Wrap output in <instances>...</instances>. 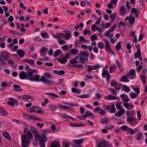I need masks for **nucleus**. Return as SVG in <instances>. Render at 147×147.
I'll return each instance as SVG.
<instances>
[{
    "label": "nucleus",
    "mask_w": 147,
    "mask_h": 147,
    "mask_svg": "<svg viewBox=\"0 0 147 147\" xmlns=\"http://www.w3.org/2000/svg\"><path fill=\"white\" fill-rule=\"evenodd\" d=\"M23 132L24 134L21 136L22 147H28L30 144V140L33 139V136L28 128H25Z\"/></svg>",
    "instance_id": "nucleus-1"
},
{
    "label": "nucleus",
    "mask_w": 147,
    "mask_h": 147,
    "mask_svg": "<svg viewBox=\"0 0 147 147\" xmlns=\"http://www.w3.org/2000/svg\"><path fill=\"white\" fill-rule=\"evenodd\" d=\"M32 78H31L33 80L32 81H35L37 82L41 81L42 82L46 84L49 85H53L54 84L55 82L53 81H50L46 79L45 76H42V77L40 80H39V76L38 75H36L34 76V78H33V75L32 72Z\"/></svg>",
    "instance_id": "nucleus-2"
},
{
    "label": "nucleus",
    "mask_w": 147,
    "mask_h": 147,
    "mask_svg": "<svg viewBox=\"0 0 147 147\" xmlns=\"http://www.w3.org/2000/svg\"><path fill=\"white\" fill-rule=\"evenodd\" d=\"M19 77L21 80H28L31 81L33 80L32 78V72L31 71H28L26 73L24 71H21L19 73Z\"/></svg>",
    "instance_id": "nucleus-3"
},
{
    "label": "nucleus",
    "mask_w": 147,
    "mask_h": 147,
    "mask_svg": "<svg viewBox=\"0 0 147 147\" xmlns=\"http://www.w3.org/2000/svg\"><path fill=\"white\" fill-rule=\"evenodd\" d=\"M63 104H65V105H68L66 106V105H62L61 104H59L58 105H59V107L60 108H61L63 109H71L73 106H76V105H74L73 104H69L67 102H63Z\"/></svg>",
    "instance_id": "nucleus-4"
},
{
    "label": "nucleus",
    "mask_w": 147,
    "mask_h": 147,
    "mask_svg": "<svg viewBox=\"0 0 147 147\" xmlns=\"http://www.w3.org/2000/svg\"><path fill=\"white\" fill-rule=\"evenodd\" d=\"M42 140L40 141L39 144L41 147H45V143L47 140L46 137L47 134L45 132L43 133L42 134Z\"/></svg>",
    "instance_id": "nucleus-5"
},
{
    "label": "nucleus",
    "mask_w": 147,
    "mask_h": 147,
    "mask_svg": "<svg viewBox=\"0 0 147 147\" xmlns=\"http://www.w3.org/2000/svg\"><path fill=\"white\" fill-rule=\"evenodd\" d=\"M10 54L6 51H3L0 53V58H3L6 60L9 59Z\"/></svg>",
    "instance_id": "nucleus-6"
},
{
    "label": "nucleus",
    "mask_w": 147,
    "mask_h": 147,
    "mask_svg": "<svg viewBox=\"0 0 147 147\" xmlns=\"http://www.w3.org/2000/svg\"><path fill=\"white\" fill-rule=\"evenodd\" d=\"M65 34H64L65 39L66 40H69L71 37V32L69 30L65 31Z\"/></svg>",
    "instance_id": "nucleus-7"
},
{
    "label": "nucleus",
    "mask_w": 147,
    "mask_h": 147,
    "mask_svg": "<svg viewBox=\"0 0 147 147\" xmlns=\"http://www.w3.org/2000/svg\"><path fill=\"white\" fill-rule=\"evenodd\" d=\"M46 94L47 95H49V96L51 98H55L59 97L58 95L53 93L47 92L46 93Z\"/></svg>",
    "instance_id": "nucleus-8"
},
{
    "label": "nucleus",
    "mask_w": 147,
    "mask_h": 147,
    "mask_svg": "<svg viewBox=\"0 0 147 147\" xmlns=\"http://www.w3.org/2000/svg\"><path fill=\"white\" fill-rule=\"evenodd\" d=\"M104 40L105 42V48L107 51H109L110 50V46L109 42L107 40L104 39Z\"/></svg>",
    "instance_id": "nucleus-9"
},
{
    "label": "nucleus",
    "mask_w": 147,
    "mask_h": 147,
    "mask_svg": "<svg viewBox=\"0 0 147 147\" xmlns=\"http://www.w3.org/2000/svg\"><path fill=\"white\" fill-rule=\"evenodd\" d=\"M34 137L35 139L37 141H40L42 140V136L39 134L38 133H37L34 135Z\"/></svg>",
    "instance_id": "nucleus-10"
},
{
    "label": "nucleus",
    "mask_w": 147,
    "mask_h": 147,
    "mask_svg": "<svg viewBox=\"0 0 147 147\" xmlns=\"http://www.w3.org/2000/svg\"><path fill=\"white\" fill-rule=\"evenodd\" d=\"M16 53L18 55L21 57H23L24 56L25 53L24 51L22 50L19 49L16 51Z\"/></svg>",
    "instance_id": "nucleus-11"
},
{
    "label": "nucleus",
    "mask_w": 147,
    "mask_h": 147,
    "mask_svg": "<svg viewBox=\"0 0 147 147\" xmlns=\"http://www.w3.org/2000/svg\"><path fill=\"white\" fill-rule=\"evenodd\" d=\"M135 21V19L132 15L130 14L129 16V22L131 24H133Z\"/></svg>",
    "instance_id": "nucleus-12"
},
{
    "label": "nucleus",
    "mask_w": 147,
    "mask_h": 147,
    "mask_svg": "<svg viewBox=\"0 0 147 147\" xmlns=\"http://www.w3.org/2000/svg\"><path fill=\"white\" fill-rule=\"evenodd\" d=\"M137 130L136 129H132L129 127L127 131L128 134H129L131 135L134 134L137 131Z\"/></svg>",
    "instance_id": "nucleus-13"
},
{
    "label": "nucleus",
    "mask_w": 147,
    "mask_h": 147,
    "mask_svg": "<svg viewBox=\"0 0 147 147\" xmlns=\"http://www.w3.org/2000/svg\"><path fill=\"white\" fill-rule=\"evenodd\" d=\"M53 36L55 38H60L64 36V34L63 33H59L56 34H53Z\"/></svg>",
    "instance_id": "nucleus-14"
},
{
    "label": "nucleus",
    "mask_w": 147,
    "mask_h": 147,
    "mask_svg": "<svg viewBox=\"0 0 147 147\" xmlns=\"http://www.w3.org/2000/svg\"><path fill=\"white\" fill-rule=\"evenodd\" d=\"M13 87L14 90L16 92H19L22 90L21 87L18 85L15 84L13 85Z\"/></svg>",
    "instance_id": "nucleus-15"
},
{
    "label": "nucleus",
    "mask_w": 147,
    "mask_h": 147,
    "mask_svg": "<svg viewBox=\"0 0 147 147\" xmlns=\"http://www.w3.org/2000/svg\"><path fill=\"white\" fill-rule=\"evenodd\" d=\"M125 107L127 108V109H133L134 107V106L131 103H127V104H124L123 105Z\"/></svg>",
    "instance_id": "nucleus-16"
},
{
    "label": "nucleus",
    "mask_w": 147,
    "mask_h": 147,
    "mask_svg": "<svg viewBox=\"0 0 147 147\" xmlns=\"http://www.w3.org/2000/svg\"><path fill=\"white\" fill-rule=\"evenodd\" d=\"M131 12L132 13L135 14V16L136 18L138 17V11L135 8H132L131 10Z\"/></svg>",
    "instance_id": "nucleus-17"
},
{
    "label": "nucleus",
    "mask_w": 147,
    "mask_h": 147,
    "mask_svg": "<svg viewBox=\"0 0 147 147\" xmlns=\"http://www.w3.org/2000/svg\"><path fill=\"white\" fill-rule=\"evenodd\" d=\"M141 56V53L140 50V49H138L137 52L135 53L134 54L135 58L136 59H137L139 57H140V56Z\"/></svg>",
    "instance_id": "nucleus-18"
},
{
    "label": "nucleus",
    "mask_w": 147,
    "mask_h": 147,
    "mask_svg": "<svg viewBox=\"0 0 147 147\" xmlns=\"http://www.w3.org/2000/svg\"><path fill=\"white\" fill-rule=\"evenodd\" d=\"M3 134L4 136L7 140H9L11 138L10 136L8 133L6 131H3Z\"/></svg>",
    "instance_id": "nucleus-19"
},
{
    "label": "nucleus",
    "mask_w": 147,
    "mask_h": 147,
    "mask_svg": "<svg viewBox=\"0 0 147 147\" xmlns=\"http://www.w3.org/2000/svg\"><path fill=\"white\" fill-rule=\"evenodd\" d=\"M120 13L122 15H124L126 12V10L125 9V7L123 6L121 7L119 10Z\"/></svg>",
    "instance_id": "nucleus-20"
},
{
    "label": "nucleus",
    "mask_w": 147,
    "mask_h": 147,
    "mask_svg": "<svg viewBox=\"0 0 147 147\" xmlns=\"http://www.w3.org/2000/svg\"><path fill=\"white\" fill-rule=\"evenodd\" d=\"M117 67L115 65H113L111 66L109 68V72L110 73H112L115 71Z\"/></svg>",
    "instance_id": "nucleus-21"
},
{
    "label": "nucleus",
    "mask_w": 147,
    "mask_h": 147,
    "mask_svg": "<svg viewBox=\"0 0 147 147\" xmlns=\"http://www.w3.org/2000/svg\"><path fill=\"white\" fill-rule=\"evenodd\" d=\"M31 98V96L27 95H24L22 96V99L25 101H28V100Z\"/></svg>",
    "instance_id": "nucleus-22"
},
{
    "label": "nucleus",
    "mask_w": 147,
    "mask_h": 147,
    "mask_svg": "<svg viewBox=\"0 0 147 147\" xmlns=\"http://www.w3.org/2000/svg\"><path fill=\"white\" fill-rule=\"evenodd\" d=\"M24 61L27 63H28L31 65H33L34 64V61L31 59H26Z\"/></svg>",
    "instance_id": "nucleus-23"
},
{
    "label": "nucleus",
    "mask_w": 147,
    "mask_h": 147,
    "mask_svg": "<svg viewBox=\"0 0 147 147\" xmlns=\"http://www.w3.org/2000/svg\"><path fill=\"white\" fill-rule=\"evenodd\" d=\"M111 86H115L118 85V82L115 80L110 81Z\"/></svg>",
    "instance_id": "nucleus-24"
},
{
    "label": "nucleus",
    "mask_w": 147,
    "mask_h": 147,
    "mask_svg": "<svg viewBox=\"0 0 147 147\" xmlns=\"http://www.w3.org/2000/svg\"><path fill=\"white\" fill-rule=\"evenodd\" d=\"M124 111H119L118 112L115 113V115L117 117H120L123 114Z\"/></svg>",
    "instance_id": "nucleus-25"
},
{
    "label": "nucleus",
    "mask_w": 147,
    "mask_h": 147,
    "mask_svg": "<svg viewBox=\"0 0 147 147\" xmlns=\"http://www.w3.org/2000/svg\"><path fill=\"white\" fill-rule=\"evenodd\" d=\"M116 13H113L112 14L109 16V18H110L111 19V22H113V21H114L116 18Z\"/></svg>",
    "instance_id": "nucleus-26"
},
{
    "label": "nucleus",
    "mask_w": 147,
    "mask_h": 147,
    "mask_svg": "<svg viewBox=\"0 0 147 147\" xmlns=\"http://www.w3.org/2000/svg\"><path fill=\"white\" fill-rule=\"evenodd\" d=\"M58 61L62 63H64L67 62V60L65 57H63L62 59H59Z\"/></svg>",
    "instance_id": "nucleus-27"
},
{
    "label": "nucleus",
    "mask_w": 147,
    "mask_h": 147,
    "mask_svg": "<svg viewBox=\"0 0 147 147\" xmlns=\"http://www.w3.org/2000/svg\"><path fill=\"white\" fill-rule=\"evenodd\" d=\"M84 139L83 138H81L79 139L75 140L74 142L75 143L79 144L82 143Z\"/></svg>",
    "instance_id": "nucleus-28"
},
{
    "label": "nucleus",
    "mask_w": 147,
    "mask_h": 147,
    "mask_svg": "<svg viewBox=\"0 0 147 147\" xmlns=\"http://www.w3.org/2000/svg\"><path fill=\"white\" fill-rule=\"evenodd\" d=\"M128 79L127 77L126 76H122L121 79V81L123 82H128L129 81H128Z\"/></svg>",
    "instance_id": "nucleus-29"
},
{
    "label": "nucleus",
    "mask_w": 147,
    "mask_h": 147,
    "mask_svg": "<svg viewBox=\"0 0 147 147\" xmlns=\"http://www.w3.org/2000/svg\"><path fill=\"white\" fill-rule=\"evenodd\" d=\"M123 88L124 91L127 92H128L130 91V89L129 87L126 85H123Z\"/></svg>",
    "instance_id": "nucleus-30"
},
{
    "label": "nucleus",
    "mask_w": 147,
    "mask_h": 147,
    "mask_svg": "<svg viewBox=\"0 0 147 147\" xmlns=\"http://www.w3.org/2000/svg\"><path fill=\"white\" fill-rule=\"evenodd\" d=\"M116 61L117 63V64L118 67L119 69L121 71H122L123 70V68L121 67V65L119 61L117 59L116 60Z\"/></svg>",
    "instance_id": "nucleus-31"
},
{
    "label": "nucleus",
    "mask_w": 147,
    "mask_h": 147,
    "mask_svg": "<svg viewBox=\"0 0 147 147\" xmlns=\"http://www.w3.org/2000/svg\"><path fill=\"white\" fill-rule=\"evenodd\" d=\"M59 144L57 142H54L52 144L51 147H59Z\"/></svg>",
    "instance_id": "nucleus-32"
},
{
    "label": "nucleus",
    "mask_w": 147,
    "mask_h": 147,
    "mask_svg": "<svg viewBox=\"0 0 147 147\" xmlns=\"http://www.w3.org/2000/svg\"><path fill=\"white\" fill-rule=\"evenodd\" d=\"M142 137V134L140 132H138L137 136V139L138 140H140Z\"/></svg>",
    "instance_id": "nucleus-33"
},
{
    "label": "nucleus",
    "mask_w": 147,
    "mask_h": 147,
    "mask_svg": "<svg viewBox=\"0 0 147 147\" xmlns=\"http://www.w3.org/2000/svg\"><path fill=\"white\" fill-rule=\"evenodd\" d=\"M30 130L32 131L33 134L34 135L37 133H38V131L34 127H31Z\"/></svg>",
    "instance_id": "nucleus-34"
},
{
    "label": "nucleus",
    "mask_w": 147,
    "mask_h": 147,
    "mask_svg": "<svg viewBox=\"0 0 147 147\" xmlns=\"http://www.w3.org/2000/svg\"><path fill=\"white\" fill-rule=\"evenodd\" d=\"M30 111L29 112L30 113H34V112H35L37 113H42L44 115H46V113H45L44 111Z\"/></svg>",
    "instance_id": "nucleus-35"
},
{
    "label": "nucleus",
    "mask_w": 147,
    "mask_h": 147,
    "mask_svg": "<svg viewBox=\"0 0 147 147\" xmlns=\"http://www.w3.org/2000/svg\"><path fill=\"white\" fill-rule=\"evenodd\" d=\"M97 46L100 49H102L104 48V45L101 42H98L97 44Z\"/></svg>",
    "instance_id": "nucleus-36"
},
{
    "label": "nucleus",
    "mask_w": 147,
    "mask_h": 147,
    "mask_svg": "<svg viewBox=\"0 0 147 147\" xmlns=\"http://www.w3.org/2000/svg\"><path fill=\"white\" fill-rule=\"evenodd\" d=\"M81 54L82 56L87 57H88L89 56V53L85 51L81 52Z\"/></svg>",
    "instance_id": "nucleus-37"
},
{
    "label": "nucleus",
    "mask_w": 147,
    "mask_h": 147,
    "mask_svg": "<svg viewBox=\"0 0 147 147\" xmlns=\"http://www.w3.org/2000/svg\"><path fill=\"white\" fill-rule=\"evenodd\" d=\"M129 94L130 97L132 98H135L138 95V94H136L134 92H131Z\"/></svg>",
    "instance_id": "nucleus-38"
},
{
    "label": "nucleus",
    "mask_w": 147,
    "mask_h": 147,
    "mask_svg": "<svg viewBox=\"0 0 147 147\" xmlns=\"http://www.w3.org/2000/svg\"><path fill=\"white\" fill-rule=\"evenodd\" d=\"M116 107L118 110H123V107L119 103H116Z\"/></svg>",
    "instance_id": "nucleus-39"
},
{
    "label": "nucleus",
    "mask_w": 147,
    "mask_h": 147,
    "mask_svg": "<svg viewBox=\"0 0 147 147\" xmlns=\"http://www.w3.org/2000/svg\"><path fill=\"white\" fill-rule=\"evenodd\" d=\"M140 78L141 80L144 84L146 83V78L144 75H142L140 76Z\"/></svg>",
    "instance_id": "nucleus-40"
},
{
    "label": "nucleus",
    "mask_w": 147,
    "mask_h": 147,
    "mask_svg": "<svg viewBox=\"0 0 147 147\" xmlns=\"http://www.w3.org/2000/svg\"><path fill=\"white\" fill-rule=\"evenodd\" d=\"M106 144L104 141H102L100 143L98 147H106Z\"/></svg>",
    "instance_id": "nucleus-41"
},
{
    "label": "nucleus",
    "mask_w": 147,
    "mask_h": 147,
    "mask_svg": "<svg viewBox=\"0 0 147 147\" xmlns=\"http://www.w3.org/2000/svg\"><path fill=\"white\" fill-rule=\"evenodd\" d=\"M97 36L96 34H94L90 37L91 40L92 41L96 40L97 38Z\"/></svg>",
    "instance_id": "nucleus-42"
},
{
    "label": "nucleus",
    "mask_w": 147,
    "mask_h": 147,
    "mask_svg": "<svg viewBox=\"0 0 147 147\" xmlns=\"http://www.w3.org/2000/svg\"><path fill=\"white\" fill-rule=\"evenodd\" d=\"M121 42H118L117 44L116 47V50L117 51H119L120 50L121 48Z\"/></svg>",
    "instance_id": "nucleus-43"
},
{
    "label": "nucleus",
    "mask_w": 147,
    "mask_h": 147,
    "mask_svg": "<svg viewBox=\"0 0 147 147\" xmlns=\"http://www.w3.org/2000/svg\"><path fill=\"white\" fill-rule=\"evenodd\" d=\"M61 117L63 118H68L69 119L70 116L68 115L65 114H61L60 115Z\"/></svg>",
    "instance_id": "nucleus-44"
},
{
    "label": "nucleus",
    "mask_w": 147,
    "mask_h": 147,
    "mask_svg": "<svg viewBox=\"0 0 147 147\" xmlns=\"http://www.w3.org/2000/svg\"><path fill=\"white\" fill-rule=\"evenodd\" d=\"M134 117H128L127 118V120L128 123L132 122L134 121Z\"/></svg>",
    "instance_id": "nucleus-45"
},
{
    "label": "nucleus",
    "mask_w": 147,
    "mask_h": 147,
    "mask_svg": "<svg viewBox=\"0 0 147 147\" xmlns=\"http://www.w3.org/2000/svg\"><path fill=\"white\" fill-rule=\"evenodd\" d=\"M30 108L31 109H33V110H42L39 107L35 106L32 107Z\"/></svg>",
    "instance_id": "nucleus-46"
},
{
    "label": "nucleus",
    "mask_w": 147,
    "mask_h": 147,
    "mask_svg": "<svg viewBox=\"0 0 147 147\" xmlns=\"http://www.w3.org/2000/svg\"><path fill=\"white\" fill-rule=\"evenodd\" d=\"M116 24H114L112 25L110 28L109 30L110 32H113V31L115 29V28L116 27Z\"/></svg>",
    "instance_id": "nucleus-47"
},
{
    "label": "nucleus",
    "mask_w": 147,
    "mask_h": 147,
    "mask_svg": "<svg viewBox=\"0 0 147 147\" xmlns=\"http://www.w3.org/2000/svg\"><path fill=\"white\" fill-rule=\"evenodd\" d=\"M85 115L86 116V117L88 116L92 117L93 115V114L90 111H86V112Z\"/></svg>",
    "instance_id": "nucleus-48"
},
{
    "label": "nucleus",
    "mask_w": 147,
    "mask_h": 147,
    "mask_svg": "<svg viewBox=\"0 0 147 147\" xmlns=\"http://www.w3.org/2000/svg\"><path fill=\"white\" fill-rule=\"evenodd\" d=\"M30 116V115L26 113H24L23 115V116L24 118L27 119H29Z\"/></svg>",
    "instance_id": "nucleus-49"
},
{
    "label": "nucleus",
    "mask_w": 147,
    "mask_h": 147,
    "mask_svg": "<svg viewBox=\"0 0 147 147\" xmlns=\"http://www.w3.org/2000/svg\"><path fill=\"white\" fill-rule=\"evenodd\" d=\"M109 89H110V91L112 94L114 95H116L117 94L116 91L114 89L109 88Z\"/></svg>",
    "instance_id": "nucleus-50"
},
{
    "label": "nucleus",
    "mask_w": 147,
    "mask_h": 147,
    "mask_svg": "<svg viewBox=\"0 0 147 147\" xmlns=\"http://www.w3.org/2000/svg\"><path fill=\"white\" fill-rule=\"evenodd\" d=\"M88 59H86L85 58L83 57H81L80 58V60L81 62L83 63L84 64L85 63V61L88 60Z\"/></svg>",
    "instance_id": "nucleus-51"
},
{
    "label": "nucleus",
    "mask_w": 147,
    "mask_h": 147,
    "mask_svg": "<svg viewBox=\"0 0 147 147\" xmlns=\"http://www.w3.org/2000/svg\"><path fill=\"white\" fill-rule=\"evenodd\" d=\"M90 96L89 94H84L79 96V97L83 98H87L90 97Z\"/></svg>",
    "instance_id": "nucleus-52"
},
{
    "label": "nucleus",
    "mask_w": 147,
    "mask_h": 147,
    "mask_svg": "<svg viewBox=\"0 0 147 147\" xmlns=\"http://www.w3.org/2000/svg\"><path fill=\"white\" fill-rule=\"evenodd\" d=\"M61 53V51L59 49L56 50L54 53V55L55 56H57L59 55Z\"/></svg>",
    "instance_id": "nucleus-53"
},
{
    "label": "nucleus",
    "mask_w": 147,
    "mask_h": 147,
    "mask_svg": "<svg viewBox=\"0 0 147 147\" xmlns=\"http://www.w3.org/2000/svg\"><path fill=\"white\" fill-rule=\"evenodd\" d=\"M73 67H74L76 68H82L84 66L81 64H74L72 66Z\"/></svg>",
    "instance_id": "nucleus-54"
},
{
    "label": "nucleus",
    "mask_w": 147,
    "mask_h": 147,
    "mask_svg": "<svg viewBox=\"0 0 147 147\" xmlns=\"http://www.w3.org/2000/svg\"><path fill=\"white\" fill-rule=\"evenodd\" d=\"M0 114L1 115L6 116L8 115V113L6 111H0Z\"/></svg>",
    "instance_id": "nucleus-55"
},
{
    "label": "nucleus",
    "mask_w": 147,
    "mask_h": 147,
    "mask_svg": "<svg viewBox=\"0 0 147 147\" xmlns=\"http://www.w3.org/2000/svg\"><path fill=\"white\" fill-rule=\"evenodd\" d=\"M71 53L73 54H75L78 52V50L77 49H73L71 50Z\"/></svg>",
    "instance_id": "nucleus-56"
},
{
    "label": "nucleus",
    "mask_w": 147,
    "mask_h": 147,
    "mask_svg": "<svg viewBox=\"0 0 147 147\" xmlns=\"http://www.w3.org/2000/svg\"><path fill=\"white\" fill-rule=\"evenodd\" d=\"M105 98H107L109 100H114L115 99V98L111 95H109L107 97H106Z\"/></svg>",
    "instance_id": "nucleus-57"
},
{
    "label": "nucleus",
    "mask_w": 147,
    "mask_h": 147,
    "mask_svg": "<svg viewBox=\"0 0 147 147\" xmlns=\"http://www.w3.org/2000/svg\"><path fill=\"white\" fill-rule=\"evenodd\" d=\"M49 100L47 98H45V99L44 102H42L41 103V105L42 106H45L47 104Z\"/></svg>",
    "instance_id": "nucleus-58"
},
{
    "label": "nucleus",
    "mask_w": 147,
    "mask_h": 147,
    "mask_svg": "<svg viewBox=\"0 0 147 147\" xmlns=\"http://www.w3.org/2000/svg\"><path fill=\"white\" fill-rule=\"evenodd\" d=\"M9 100H11L12 102L13 103H15L16 104H18V101L16 99H14L12 98H10L9 99Z\"/></svg>",
    "instance_id": "nucleus-59"
},
{
    "label": "nucleus",
    "mask_w": 147,
    "mask_h": 147,
    "mask_svg": "<svg viewBox=\"0 0 147 147\" xmlns=\"http://www.w3.org/2000/svg\"><path fill=\"white\" fill-rule=\"evenodd\" d=\"M96 96V98L97 99H99L101 98V95L98 92H97L95 94Z\"/></svg>",
    "instance_id": "nucleus-60"
},
{
    "label": "nucleus",
    "mask_w": 147,
    "mask_h": 147,
    "mask_svg": "<svg viewBox=\"0 0 147 147\" xmlns=\"http://www.w3.org/2000/svg\"><path fill=\"white\" fill-rule=\"evenodd\" d=\"M126 114L128 117L132 116L134 115V114L131 113L130 111H127Z\"/></svg>",
    "instance_id": "nucleus-61"
},
{
    "label": "nucleus",
    "mask_w": 147,
    "mask_h": 147,
    "mask_svg": "<svg viewBox=\"0 0 147 147\" xmlns=\"http://www.w3.org/2000/svg\"><path fill=\"white\" fill-rule=\"evenodd\" d=\"M33 39L35 41H36L38 42L41 41V38L38 36H36L35 38H34Z\"/></svg>",
    "instance_id": "nucleus-62"
},
{
    "label": "nucleus",
    "mask_w": 147,
    "mask_h": 147,
    "mask_svg": "<svg viewBox=\"0 0 147 147\" xmlns=\"http://www.w3.org/2000/svg\"><path fill=\"white\" fill-rule=\"evenodd\" d=\"M111 107V106L110 105H104L103 106V109H105L106 110H108Z\"/></svg>",
    "instance_id": "nucleus-63"
},
{
    "label": "nucleus",
    "mask_w": 147,
    "mask_h": 147,
    "mask_svg": "<svg viewBox=\"0 0 147 147\" xmlns=\"http://www.w3.org/2000/svg\"><path fill=\"white\" fill-rule=\"evenodd\" d=\"M108 121V120L107 119H102L101 122L103 124L106 123Z\"/></svg>",
    "instance_id": "nucleus-64"
}]
</instances>
